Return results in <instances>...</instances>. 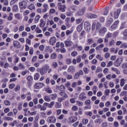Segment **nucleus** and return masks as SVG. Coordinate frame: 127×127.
<instances>
[{
    "label": "nucleus",
    "mask_w": 127,
    "mask_h": 127,
    "mask_svg": "<svg viewBox=\"0 0 127 127\" xmlns=\"http://www.w3.org/2000/svg\"><path fill=\"white\" fill-rule=\"evenodd\" d=\"M123 61H124V58H120L118 59L114 63V65L115 67H119V66L121 65V64L123 63Z\"/></svg>",
    "instance_id": "f257e3e1"
},
{
    "label": "nucleus",
    "mask_w": 127,
    "mask_h": 127,
    "mask_svg": "<svg viewBox=\"0 0 127 127\" xmlns=\"http://www.w3.org/2000/svg\"><path fill=\"white\" fill-rule=\"evenodd\" d=\"M48 123L50 124H55L56 123V117L55 116H51L47 119Z\"/></svg>",
    "instance_id": "f03ea898"
},
{
    "label": "nucleus",
    "mask_w": 127,
    "mask_h": 127,
    "mask_svg": "<svg viewBox=\"0 0 127 127\" xmlns=\"http://www.w3.org/2000/svg\"><path fill=\"white\" fill-rule=\"evenodd\" d=\"M56 42H57V39H56V37L53 36V37H51L50 38L49 43L51 45H53V46L54 45V44H55Z\"/></svg>",
    "instance_id": "7ed1b4c3"
},
{
    "label": "nucleus",
    "mask_w": 127,
    "mask_h": 127,
    "mask_svg": "<svg viewBox=\"0 0 127 127\" xmlns=\"http://www.w3.org/2000/svg\"><path fill=\"white\" fill-rule=\"evenodd\" d=\"M44 86H45L44 83L38 82L35 84L34 88L35 89H41V88H43Z\"/></svg>",
    "instance_id": "20e7f679"
},
{
    "label": "nucleus",
    "mask_w": 127,
    "mask_h": 127,
    "mask_svg": "<svg viewBox=\"0 0 127 127\" xmlns=\"http://www.w3.org/2000/svg\"><path fill=\"white\" fill-rule=\"evenodd\" d=\"M19 6L20 8H24L25 9L26 6H27V2L25 1H22L19 3Z\"/></svg>",
    "instance_id": "39448f33"
},
{
    "label": "nucleus",
    "mask_w": 127,
    "mask_h": 127,
    "mask_svg": "<svg viewBox=\"0 0 127 127\" xmlns=\"http://www.w3.org/2000/svg\"><path fill=\"white\" fill-rule=\"evenodd\" d=\"M84 27L85 29L87 30V32H90L91 29V25H90V22L88 21L85 22L84 23Z\"/></svg>",
    "instance_id": "423d86ee"
},
{
    "label": "nucleus",
    "mask_w": 127,
    "mask_h": 127,
    "mask_svg": "<svg viewBox=\"0 0 127 127\" xmlns=\"http://www.w3.org/2000/svg\"><path fill=\"white\" fill-rule=\"evenodd\" d=\"M58 5L60 10H61L62 12H65V9H66L65 5H62L61 2L58 3Z\"/></svg>",
    "instance_id": "0eeeda50"
},
{
    "label": "nucleus",
    "mask_w": 127,
    "mask_h": 127,
    "mask_svg": "<svg viewBox=\"0 0 127 127\" xmlns=\"http://www.w3.org/2000/svg\"><path fill=\"white\" fill-rule=\"evenodd\" d=\"M76 71V68H75V66L73 65H70L69 66L68 69L67 70L68 73H75Z\"/></svg>",
    "instance_id": "6e6552de"
},
{
    "label": "nucleus",
    "mask_w": 127,
    "mask_h": 127,
    "mask_svg": "<svg viewBox=\"0 0 127 127\" xmlns=\"http://www.w3.org/2000/svg\"><path fill=\"white\" fill-rule=\"evenodd\" d=\"M79 99L81 101H84V100H86L87 99V96L86 94L84 92H82L79 95Z\"/></svg>",
    "instance_id": "1a4fd4ad"
},
{
    "label": "nucleus",
    "mask_w": 127,
    "mask_h": 127,
    "mask_svg": "<svg viewBox=\"0 0 127 127\" xmlns=\"http://www.w3.org/2000/svg\"><path fill=\"white\" fill-rule=\"evenodd\" d=\"M40 27L42 28H43L45 27V25H46V22L44 21L43 19H41L40 21V24H39Z\"/></svg>",
    "instance_id": "9d476101"
},
{
    "label": "nucleus",
    "mask_w": 127,
    "mask_h": 127,
    "mask_svg": "<svg viewBox=\"0 0 127 127\" xmlns=\"http://www.w3.org/2000/svg\"><path fill=\"white\" fill-rule=\"evenodd\" d=\"M88 18H97L98 17V16L96 14H87L86 15Z\"/></svg>",
    "instance_id": "9b49d317"
},
{
    "label": "nucleus",
    "mask_w": 127,
    "mask_h": 127,
    "mask_svg": "<svg viewBox=\"0 0 127 127\" xmlns=\"http://www.w3.org/2000/svg\"><path fill=\"white\" fill-rule=\"evenodd\" d=\"M13 45L15 48H19V47H21L20 43H19V42H18V41H14Z\"/></svg>",
    "instance_id": "f8f14e48"
},
{
    "label": "nucleus",
    "mask_w": 127,
    "mask_h": 127,
    "mask_svg": "<svg viewBox=\"0 0 127 127\" xmlns=\"http://www.w3.org/2000/svg\"><path fill=\"white\" fill-rule=\"evenodd\" d=\"M76 122V120H75V118L71 117L67 119V123L68 124H73V123H75Z\"/></svg>",
    "instance_id": "ddd939ff"
},
{
    "label": "nucleus",
    "mask_w": 127,
    "mask_h": 127,
    "mask_svg": "<svg viewBox=\"0 0 127 127\" xmlns=\"http://www.w3.org/2000/svg\"><path fill=\"white\" fill-rule=\"evenodd\" d=\"M121 10H122L121 9H117V11H116L114 12V17H115V18H118V17H119V15H120V13H121Z\"/></svg>",
    "instance_id": "4468645a"
},
{
    "label": "nucleus",
    "mask_w": 127,
    "mask_h": 127,
    "mask_svg": "<svg viewBox=\"0 0 127 127\" xmlns=\"http://www.w3.org/2000/svg\"><path fill=\"white\" fill-rule=\"evenodd\" d=\"M64 44L66 47H71L73 43L71 41H64Z\"/></svg>",
    "instance_id": "2eb2a0df"
},
{
    "label": "nucleus",
    "mask_w": 127,
    "mask_h": 127,
    "mask_svg": "<svg viewBox=\"0 0 127 127\" xmlns=\"http://www.w3.org/2000/svg\"><path fill=\"white\" fill-rule=\"evenodd\" d=\"M111 70L113 71V72H116V73L118 75L121 74V71H120V70L115 67H112Z\"/></svg>",
    "instance_id": "dca6fc26"
},
{
    "label": "nucleus",
    "mask_w": 127,
    "mask_h": 127,
    "mask_svg": "<svg viewBox=\"0 0 127 127\" xmlns=\"http://www.w3.org/2000/svg\"><path fill=\"white\" fill-rule=\"evenodd\" d=\"M28 8L31 10H35V5L33 3H31L29 5Z\"/></svg>",
    "instance_id": "f3484780"
},
{
    "label": "nucleus",
    "mask_w": 127,
    "mask_h": 127,
    "mask_svg": "<svg viewBox=\"0 0 127 127\" xmlns=\"http://www.w3.org/2000/svg\"><path fill=\"white\" fill-rule=\"evenodd\" d=\"M125 82H126V80H125V78H122L120 80V86H121V87H124V86L125 85V84H126V83Z\"/></svg>",
    "instance_id": "a211bd4d"
},
{
    "label": "nucleus",
    "mask_w": 127,
    "mask_h": 127,
    "mask_svg": "<svg viewBox=\"0 0 127 127\" xmlns=\"http://www.w3.org/2000/svg\"><path fill=\"white\" fill-rule=\"evenodd\" d=\"M65 63L67 64V65H70L71 63H72V59L70 58H67L65 59Z\"/></svg>",
    "instance_id": "6ab92c4d"
},
{
    "label": "nucleus",
    "mask_w": 127,
    "mask_h": 127,
    "mask_svg": "<svg viewBox=\"0 0 127 127\" xmlns=\"http://www.w3.org/2000/svg\"><path fill=\"white\" fill-rule=\"evenodd\" d=\"M39 77H40V75L39 74V73H36L34 75V80H35L36 81H37V80H38V79H39Z\"/></svg>",
    "instance_id": "aec40b11"
},
{
    "label": "nucleus",
    "mask_w": 127,
    "mask_h": 127,
    "mask_svg": "<svg viewBox=\"0 0 127 127\" xmlns=\"http://www.w3.org/2000/svg\"><path fill=\"white\" fill-rule=\"evenodd\" d=\"M95 124H101L103 123V120L101 119H98L95 120L94 121Z\"/></svg>",
    "instance_id": "412c9836"
},
{
    "label": "nucleus",
    "mask_w": 127,
    "mask_h": 127,
    "mask_svg": "<svg viewBox=\"0 0 127 127\" xmlns=\"http://www.w3.org/2000/svg\"><path fill=\"white\" fill-rule=\"evenodd\" d=\"M44 99L46 102H50V101H51V98H50V96L47 95L45 96Z\"/></svg>",
    "instance_id": "4be33fe9"
},
{
    "label": "nucleus",
    "mask_w": 127,
    "mask_h": 127,
    "mask_svg": "<svg viewBox=\"0 0 127 127\" xmlns=\"http://www.w3.org/2000/svg\"><path fill=\"white\" fill-rule=\"evenodd\" d=\"M50 98L52 100H56V98H57V94H54L50 95Z\"/></svg>",
    "instance_id": "5701e85b"
},
{
    "label": "nucleus",
    "mask_w": 127,
    "mask_h": 127,
    "mask_svg": "<svg viewBox=\"0 0 127 127\" xmlns=\"http://www.w3.org/2000/svg\"><path fill=\"white\" fill-rule=\"evenodd\" d=\"M111 90L110 89H106L104 91V94L105 96H110V93Z\"/></svg>",
    "instance_id": "b1692460"
},
{
    "label": "nucleus",
    "mask_w": 127,
    "mask_h": 127,
    "mask_svg": "<svg viewBox=\"0 0 127 127\" xmlns=\"http://www.w3.org/2000/svg\"><path fill=\"white\" fill-rule=\"evenodd\" d=\"M107 31V29L105 27L102 28L99 31V33H105Z\"/></svg>",
    "instance_id": "393cba45"
},
{
    "label": "nucleus",
    "mask_w": 127,
    "mask_h": 127,
    "mask_svg": "<svg viewBox=\"0 0 127 127\" xmlns=\"http://www.w3.org/2000/svg\"><path fill=\"white\" fill-rule=\"evenodd\" d=\"M57 58V55H56V53L52 54L50 56V58L51 59H56Z\"/></svg>",
    "instance_id": "a878e982"
},
{
    "label": "nucleus",
    "mask_w": 127,
    "mask_h": 127,
    "mask_svg": "<svg viewBox=\"0 0 127 127\" xmlns=\"http://www.w3.org/2000/svg\"><path fill=\"white\" fill-rule=\"evenodd\" d=\"M82 29H83V26L82 25H79L77 27V30L78 32L82 31Z\"/></svg>",
    "instance_id": "bb28decb"
},
{
    "label": "nucleus",
    "mask_w": 127,
    "mask_h": 127,
    "mask_svg": "<svg viewBox=\"0 0 127 127\" xmlns=\"http://www.w3.org/2000/svg\"><path fill=\"white\" fill-rule=\"evenodd\" d=\"M35 31L36 33H42V30L40 29L38 27H37L35 30Z\"/></svg>",
    "instance_id": "cd10ccee"
},
{
    "label": "nucleus",
    "mask_w": 127,
    "mask_h": 127,
    "mask_svg": "<svg viewBox=\"0 0 127 127\" xmlns=\"http://www.w3.org/2000/svg\"><path fill=\"white\" fill-rule=\"evenodd\" d=\"M12 9L14 11H18V6H17V5H14Z\"/></svg>",
    "instance_id": "c85d7f7f"
},
{
    "label": "nucleus",
    "mask_w": 127,
    "mask_h": 127,
    "mask_svg": "<svg viewBox=\"0 0 127 127\" xmlns=\"http://www.w3.org/2000/svg\"><path fill=\"white\" fill-rule=\"evenodd\" d=\"M77 106H78L79 107H82L83 106V102L79 101H76Z\"/></svg>",
    "instance_id": "c756f323"
},
{
    "label": "nucleus",
    "mask_w": 127,
    "mask_h": 127,
    "mask_svg": "<svg viewBox=\"0 0 127 127\" xmlns=\"http://www.w3.org/2000/svg\"><path fill=\"white\" fill-rule=\"evenodd\" d=\"M96 58L98 60H99V61H103L104 59L100 55H97L96 56Z\"/></svg>",
    "instance_id": "7c9ffc66"
},
{
    "label": "nucleus",
    "mask_w": 127,
    "mask_h": 127,
    "mask_svg": "<svg viewBox=\"0 0 127 127\" xmlns=\"http://www.w3.org/2000/svg\"><path fill=\"white\" fill-rule=\"evenodd\" d=\"M71 8L73 11H77V10L79 9V7L78 6L74 5L71 7Z\"/></svg>",
    "instance_id": "2f4dec72"
},
{
    "label": "nucleus",
    "mask_w": 127,
    "mask_h": 127,
    "mask_svg": "<svg viewBox=\"0 0 127 127\" xmlns=\"http://www.w3.org/2000/svg\"><path fill=\"white\" fill-rule=\"evenodd\" d=\"M28 108H25L23 109V111L24 112V116L25 117H27V116L28 115V113H27V112H28Z\"/></svg>",
    "instance_id": "473e14b6"
},
{
    "label": "nucleus",
    "mask_w": 127,
    "mask_h": 127,
    "mask_svg": "<svg viewBox=\"0 0 127 127\" xmlns=\"http://www.w3.org/2000/svg\"><path fill=\"white\" fill-rule=\"evenodd\" d=\"M78 55V53L76 51H73L71 53V56H72V57H75Z\"/></svg>",
    "instance_id": "72a5a7b5"
},
{
    "label": "nucleus",
    "mask_w": 127,
    "mask_h": 127,
    "mask_svg": "<svg viewBox=\"0 0 127 127\" xmlns=\"http://www.w3.org/2000/svg\"><path fill=\"white\" fill-rule=\"evenodd\" d=\"M77 13L78 15H83L84 14V10L80 9L78 12Z\"/></svg>",
    "instance_id": "f704fd0d"
},
{
    "label": "nucleus",
    "mask_w": 127,
    "mask_h": 127,
    "mask_svg": "<svg viewBox=\"0 0 127 127\" xmlns=\"http://www.w3.org/2000/svg\"><path fill=\"white\" fill-rule=\"evenodd\" d=\"M39 18H40V16L39 15H37V16L35 17V22L36 23H37L38 21H39Z\"/></svg>",
    "instance_id": "c9c22d12"
},
{
    "label": "nucleus",
    "mask_w": 127,
    "mask_h": 127,
    "mask_svg": "<svg viewBox=\"0 0 127 127\" xmlns=\"http://www.w3.org/2000/svg\"><path fill=\"white\" fill-rule=\"evenodd\" d=\"M4 104L5 106H10V101L8 100H5L4 101Z\"/></svg>",
    "instance_id": "e433bc0d"
},
{
    "label": "nucleus",
    "mask_w": 127,
    "mask_h": 127,
    "mask_svg": "<svg viewBox=\"0 0 127 127\" xmlns=\"http://www.w3.org/2000/svg\"><path fill=\"white\" fill-rule=\"evenodd\" d=\"M109 86L110 88H114V87H115V83L113 81H110L109 82Z\"/></svg>",
    "instance_id": "4c0bfd02"
},
{
    "label": "nucleus",
    "mask_w": 127,
    "mask_h": 127,
    "mask_svg": "<svg viewBox=\"0 0 127 127\" xmlns=\"http://www.w3.org/2000/svg\"><path fill=\"white\" fill-rule=\"evenodd\" d=\"M55 102L54 101H52L50 104L48 105V108H50L51 109L54 106Z\"/></svg>",
    "instance_id": "58836bf2"
},
{
    "label": "nucleus",
    "mask_w": 127,
    "mask_h": 127,
    "mask_svg": "<svg viewBox=\"0 0 127 127\" xmlns=\"http://www.w3.org/2000/svg\"><path fill=\"white\" fill-rule=\"evenodd\" d=\"M31 93H29L27 94V101H31V96L30 95Z\"/></svg>",
    "instance_id": "ea45409f"
},
{
    "label": "nucleus",
    "mask_w": 127,
    "mask_h": 127,
    "mask_svg": "<svg viewBox=\"0 0 127 127\" xmlns=\"http://www.w3.org/2000/svg\"><path fill=\"white\" fill-rule=\"evenodd\" d=\"M88 122H89V120H88V119H84L82 120V124L83 125H87V124H88Z\"/></svg>",
    "instance_id": "a19ab883"
},
{
    "label": "nucleus",
    "mask_w": 127,
    "mask_h": 127,
    "mask_svg": "<svg viewBox=\"0 0 127 127\" xmlns=\"http://www.w3.org/2000/svg\"><path fill=\"white\" fill-rule=\"evenodd\" d=\"M45 35L47 36V37H50V36H51V33L48 31H46L45 33Z\"/></svg>",
    "instance_id": "79ce46f5"
},
{
    "label": "nucleus",
    "mask_w": 127,
    "mask_h": 127,
    "mask_svg": "<svg viewBox=\"0 0 127 127\" xmlns=\"http://www.w3.org/2000/svg\"><path fill=\"white\" fill-rule=\"evenodd\" d=\"M72 111H73L74 112H76V111H78V107L74 105L71 108Z\"/></svg>",
    "instance_id": "37998d69"
},
{
    "label": "nucleus",
    "mask_w": 127,
    "mask_h": 127,
    "mask_svg": "<svg viewBox=\"0 0 127 127\" xmlns=\"http://www.w3.org/2000/svg\"><path fill=\"white\" fill-rule=\"evenodd\" d=\"M109 46H113L115 44V41L114 40H111L109 42Z\"/></svg>",
    "instance_id": "c03bdc74"
},
{
    "label": "nucleus",
    "mask_w": 127,
    "mask_h": 127,
    "mask_svg": "<svg viewBox=\"0 0 127 127\" xmlns=\"http://www.w3.org/2000/svg\"><path fill=\"white\" fill-rule=\"evenodd\" d=\"M56 11V10H55V9L51 8L50 10V14H53V13H55Z\"/></svg>",
    "instance_id": "a18cd8bd"
},
{
    "label": "nucleus",
    "mask_w": 127,
    "mask_h": 127,
    "mask_svg": "<svg viewBox=\"0 0 127 127\" xmlns=\"http://www.w3.org/2000/svg\"><path fill=\"white\" fill-rule=\"evenodd\" d=\"M114 63L112 61H110L107 65V67H111V66H113Z\"/></svg>",
    "instance_id": "49530a36"
},
{
    "label": "nucleus",
    "mask_w": 127,
    "mask_h": 127,
    "mask_svg": "<svg viewBox=\"0 0 127 127\" xmlns=\"http://www.w3.org/2000/svg\"><path fill=\"white\" fill-rule=\"evenodd\" d=\"M55 107L56 109H59L60 108H61V104L57 103L55 106Z\"/></svg>",
    "instance_id": "de8ad7c7"
},
{
    "label": "nucleus",
    "mask_w": 127,
    "mask_h": 127,
    "mask_svg": "<svg viewBox=\"0 0 127 127\" xmlns=\"http://www.w3.org/2000/svg\"><path fill=\"white\" fill-rule=\"evenodd\" d=\"M24 30V25H21L19 27V31H23Z\"/></svg>",
    "instance_id": "09e8293b"
},
{
    "label": "nucleus",
    "mask_w": 127,
    "mask_h": 127,
    "mask_svg": "<svg viewBox=\"0 0 127 127\" xmlns=\"http://www.w3.org/2000/svg\"><path fill=\"white\" fill-rule=\"evenodd\" d=\"M15 18H16L17 19H20V14L19 13H17L15 15Z\"/></svg>",
    "instance_id": "8fccbe9b"
},
{
    "label": "nucleus",
    "mask_w": 127,
    "mask_h": 127,
    "mask_svg": "<svg viewBox=\"0 0 127 127\" xmlns=\"http://www.w3.org/2000/svg\"><path fill=\"white\" fill-rule=\"evenodd\" d=\"M19 69H24L25 68V66L22 64L20 63L18 66Z\"/></svg>",
    "instance_id": "3c124183"
},
{
    "label": "nucleus",
    "mask_w": 127,
    "mask_h": 127,
    "mask_svg": "<svg viewBox=\"0 0 127 127\" xmlns=\"http://www.w3.org/2000/svg\"><path fill=\"white\" fill-rule=\"evenodd\" d=\"M4 119L5 120H6V121H13V120L12 118L8 117H5Z\"/></svg>",
    "instance_id": "603ef678"
},
{
    "label": "nucleus",
    "mask_w": 127,
    "mask_h": 127,
    "mask_svg": "<svg viewBox=\"0 0 127 127\" xmlns=\"http://www.w3.org/2000/svg\"><path fill=\"white\" fill-rule=\"evenodd\" d=\"M80 77V74H79V72H77L75 74L74 76V78L75 79H78Z\"/></svg>",
    "instance_id": "864d4df0"
},
{
    "label": "nucleus",
    "mask_w": 127,
    "mask_h": 127,
    "mask_svg": "<svg viewBox=\"0 0 127 127\" xmlns=\"http://www.w3.org/2000/svg\"><path fill=\"white\" fill-rule=\"evenodd\" d=\"M61 29H62V30H66L67 29V27H66L65 25H62Z\"/></svg>",
    "instance_id": "5fc2aeb1"
},
{
    "label": "nucleus",
    "mask_w": 127,
    "mask_h": 127,
    "mask_svg": "<svg viewBox=\"0 0 127 127\" xmlns=\"http://www.w3.org/2000/svg\"><path fill=\"white\" fill-rule=\"evenodd\" d=\"M92 64H94V65H96L97 63H98V61L96 59H94L91 62Z\"/></svg>",
    "instance_id": "6e6d98bb"
},
{
    "label": "nucleus",
    "mask_w": 127,
    "mask_h": 127,
    "mask_svg": "<svg viewBox=\"0 0 127 127\" xmlns=\"http://www.w3.org/2000/svg\"><path fill=\"white\" fill-rule=\"evenodd\" d=\"M44 124H45V120H44V119L41 120L40 121V125H41V126H43Z\"/></svg>",
    "instance_id": "4d7b16f0"
},
{
    "label": "nucleus",
    "mask_w": 127,
    "mask_h": 127,
    "mask_svg": "<svg viewBox=\"0 0 127 127\" xmlns=\"http://www.w3.org/2000/svg\"><path fill=\"white\" fill-rule=\"evenodd\" d=\"M71 87L72 88H76V87H77V82H72V83L71 84Z\"/></svg>",
    "instance_id": "13d9d810"
},
{
    "label": "nucleus",
    "mask_w": 127,
    "mask_h": 127,
    "mask_svg": "<svg viewBox=\"0 0 127 127\" xmlns=\"http://www.w3.org/2000/svg\"><path fill=\"white\" fill-rule=\"evenodd\" d=\"M19 61V58L18 57H15V61H14V63H18Z\"/></svg>",
    "instance_id": "bf43d9fd"
},
{
    "label": "nucleus",
    "mask_w": 127,
    "mask_h": 127,
    "mask_svg": "<svg viewBox=\"0 0 127 127\" xmlns=\"http://www.w3.org/2000/svg\"><path fill=\"white\" fill-rule=\"evenodd\" d=\"M122 68H123V69H125L126 68L127 69V63L123 64Z\"/></svg>",
    "instance_id": "052dcab7"
},
{
    "label": "nucleus",
    "mask_w": 127,
    "mask_h": 127,
    "mask_svg": "<svg viewBox=\"0 0 127 127\" xmlns=\"http://www.w3.org/2000/svg\"><path fill=\"white\" fill-rule=\"evenodd\" d=\"M48 31L49 32H51V33H53V32H54V30H53V29L52 27H49L48 29Z\"/></svg>",
    "instance_id": "680f3d73"
},
{
    "label": "nucleus",
    "mask_w": 127,
    "mask_h": 127,
    "mask_svg": "<svg viewBox=\"0 0 127 127\" xmlns=\"http://www.w3.org/2000/svg\"><path fill=\"white\" fill-rule=\"evenodd\" d=\"M110 53H106L105 54V57L106 59H108V58H110Z\"/></svg>",
    "instance_id": "e2e57ef3"
},
{
    "label": "nucleus",
    "mask_w": 127,
    "mask_h": 127,
    "mask_svg": "<svg viewBox=\"0 0 127 127\" xmlns=\"http://www.w3.org/2000/svg\"><path fill=\"white\" fill-rule=\"evenodd\" d=\"M112 33H108L106 35V37H107V38H111V37H112Z\"/></svg>",
    "instance_id": "0e129e2a"
},
{
    "label": "nucleus",
    "mask_w": 127,
    "mask_h": 127,
    "mask_svg": "<svg viewBox=\"0 0 127 127\" xmlns=\"http://www.w3.org/2000/svg\"><path fill=\"white\" fill-rule=\"evenodd\" d=\"M39 49L41 51H43L44 50V45H41L39 47Z\"/></svg>",
    "instance_id": "69168bd1"
},
{
    "label": "nucleus",
    "mask_w": 127,
    "mask_h": 127,
    "mask_svg": "<svg viewBox=\"0 0 127 127\" xmlns=\"http://www.w3.org/2000/svg\"><path fill=\"white\" fill-rule=\"evenodd\" d=\"M96 28V22H93L92 26V30H95V28Z\"/></svg>",
    "instance_id": "338daca9"
},
{
    "label": "nucleus",
    "mask_w": 127,
    "mask_h": 127,
    "mask_svg": "<svg viewBox=\"0 0 127 127\" xmlns=\"http://www.w3.org/2000/svg\"><path fill=\"white\" fill-rule=\"evenodd\" d=\"M101 127H108V123L106 122H104L102 125Z\"/></svg>",
    "instance_id": "774afa93"
}]
</instances>
